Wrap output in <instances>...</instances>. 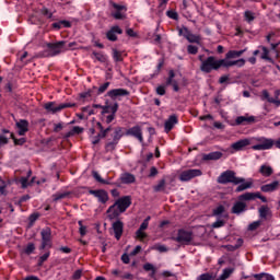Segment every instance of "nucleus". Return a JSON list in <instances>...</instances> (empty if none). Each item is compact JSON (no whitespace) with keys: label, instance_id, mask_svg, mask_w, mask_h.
I'll list each match as a JSON object with an SVG mask.
<instances>
[{"label":"nucleus","instance_id":"6e6552de","mask_svg":"<svg viewBox=\"0 0 280 280\" xmlns=\"http://www.w3.org/2000/svg\"><path fill=\"white\" fill-rule=\"evenodd\" d=\"M175 242L178 244H191V240H194V234L189 231L179 230L176 237H173Z\"/></svg>","mask_w":280,"mask_h":280},{"label":"nucleus","instance_id":"052dcab7","mask_svg":"<svg viewBox=\"0 0 280 280\" xmlns=\"http://www.w3.org/2000/svg\"><path fill=\"white\" fill-rule=\"evenodd\" d=\"M47 259H49V252L39 257V266H43V262L47 261Z\"/></svg>","mask_w":280,"mask_h":280},{"label":"nucleus","instance_id":"423d86ee","mask_svg":"<svg viewBox=\"0 0 280 280\" xmlns=\"http://www.w3.org/2000/svg\"><path fill=\"white\" fill-rule=\"evenodd\" d=\"M197 176H202V171L198 168H190V170L182 171L179 173V180L182 183H187L192 178H197Z\"/></svg>","mask_w":280,"mask_h":280},{"label":"nucleus","instance_id":"680f3d73","mask_svg":"<svg viewBox=\"0 0 280 280\" xmlns=\"http://www.w3.org/2000/svg\"><path fill=\"white\" fill-rule=\"evenodd\" d=\"M108 132H110V127L106 129H101L98 135H101V139H104L106 135H108Z\"/></svg>","mask_w":280,"mask_h":280},{"label":"nucleus","instance_id":"774afa93","mask_svg":"<svg viewBox=\"0 0 280 280\" xmlns=\"http://www.w3.org/2000/svg\"><path fill=\"white\" fill-rule=\"evenodd\" d=\"M37 220H38V214H37V213L31 214V217H30L31 226H32V224H34V222H36Z\"/></svg>","mask_w":280,"mask_h":280},{"label":"nucleus","instance_id":"4be33fe9","mask_svg":"<svg viewBox=\"0 0 280 280\" xmlns=\"http://www.w3.org/2000/svg\"><path fill=\"white\" fill-rule=\"evenodd\" d=\"M261 191H264L265 194H268L270 191H277V189H279V182L278 180H275L270 184H266V185H262L260 187Z\"/></svg>","mask_w":280,"mask_h":280},{"label":"nucleus","instance_id":"9d476101","mask_svg":"<svg viewBox=\"0 0 280 280\" xmlns=\"http://www.w3.org/2000/svg\"><path fill=\"white\" fill-rule=\"evenodd\" d=\"M112 5L115 10V12L112 13V16L117 20H121L126 18V7L124 4H117L115 2H112Z\"/></svg>","mask_w":280,"mask_h":280},{"label":"nucleus","instance_id":"6ab92c4d","mask_svg":"<svg viewBox=\"0 0 280 280\" xmlns=\"http://www.w3.org/2000/svg\"><path fill=\"white\" fill-rule=\"evenodd\" d=\"M108 97H112V100H117V97H124L128 95V91L125 89H115L107 93Z\"/></svg>","mask_w":280,"mask_h":280},{"label":"nucleus","instance_id":"473e14b6","mask_svg":"<svg viewBox=\"0 0 280 280\" xmlns=\"http://www.w3.org/2000/svg\"><path fill=\"white\" fill-rule=\"evenodd\" d=\"M259 172L262 176H270L272 174V167L269 165H261Z\"/></svg>","mask_w":280,"mask_h":280},{"label":"nucleus","instance_id":"39448f33","mask_svg":"<svg viewBox=\"0 0 280 280\" xmlns=\"http://www.w3.org/2000/svg\"><path fill=\"white\" fill-rule=\"evenodd\" d=\"M67 49L66 42L62 40L55 44H47L48 56H58L67 51Z\"/></svg>","mask_w":280,"mask_h":280},{"label":"nucleus","instance_id":"f257e3e1","mask_svg":"<svg viewBox=\"0 0 280 280\" xmlns=\"http://www.w3.org/2000/svg\"><path fill=\"white\" fill-rule=\"evenodd\" d=\"M199 60H201L200 69L203 73H211V71L220 69V65L222 62L213 56L208 57L206 60L202 59V56H199Z\"/></svg>","mask_w":280,"mask_h":280},{"label":"nucleus","instance_id":"b1692460","mask_svg":"<svg viewBox=\"0 0 280 280\" xmlns=\"http://www.w3.org/2000/svg\"><path fill=\"white\" fill-rule=\"evenodd\" d=\"M244 211H246V202H243L242 200L236 201L232 208V212L240 214L244 213Z\"/></svg>","mask_w":280,"mask_h":280},{"label":"nucleus","instance_id":"a18cd8bd","mask_svg":"<svg viewBox=\"0 0 280 280\" xmlns=\"http://www.w3.org/2000/svg\"><path fill=\"white\" fill-rule=\"evenodd\" d=\"M155 191H163L165 189V179H161L158 185L154 186Z\"/></svg>","mask_w":280,"mask_h":280},{"label":"nucleus","instance_id":"5fc2aeb1","mask_svg":"<svg viewBox=\"0 0 280 280\" xmlns=\"http://www.w3.org/2000/svg\"><path fill=\"white\" fill-rule=\"evenodd\" d=\"M277 47H279V44H271V54H273L275 58H279V51H277Z\"/></svg>","mask_w":280,"mask_h":280},{"label":"nucleus","instance_id":"864d4df0","mask_svg":"<svg viewBox=\"0 0 280 280\" xmlns=\"http://www.w3.org/2000/svg\"><path fill=\"white\" fill-rule=\"evenodd\" d=\"M187 51H188V54H191L195 56V54H198V47L194 46V45H188Z\"/></svg>","mask_w":280,"mask_h":280},{"label":"nucleus","instance_id":"7c9ffc66","mask_svg":"<svg viewBox=\"0 0 280 280\" xmlns=\"http://www.w3.org/2000/svg\"><path fill=\"white\" fill-rule=\"evenodd\" d=\"M241 183L242 184L237 186L236 191H244L245 189H250V187H253V179Z\"/></svg>","mask_w":280,"mask_h":280},{"label":"nucleus","instance_id":"2eb2a0df","mask_svg":"<svg viewBox=\"0 0 280 280\" xmlns=\"http://www.w3.org/2000/svg\"><path fill=\"white\" fill-rule=\"evenodd\" d=\"M178 124V117L176 115H172L164 124L165 132H170L175 126Z\"/></svg>","mask_w":280,"mask_h":280},{"label":"nucleus","instance_id":"f3484780","mask_svg":"<svg viewBox=\"0 0 280 280\" xmlns=\"http://www.w3.org/2000/svg\"><path fill=\"white\" fill-rule=\"evenodd\" d=\"M235 124L236 126H242V125H246V124H255V116H238L235 119Z\"/></svg>","mask_w":280,"mask_h":280},{"label":"nucleus","instance_id":"58836bf2","mask_svg":"<svg viewBox=\"0 0 280 280\" xmlns=\"http://www.w3.org/2000/svg\"><path fill=\"white\" fill-rule=\"evenodd\" d=\"M92 176L95 178V180H97V183H101L102 185H108V182L102 178V176H100V173H97L96 171L92 172Z\"/></svg>","mask_w":280,"mask_h":280},{"label":"nucleus","instance_id":"c9c22d12","mask_svg":"<svg viewBox=\"0 0 280 280\" xmlns=\"http://www.w3.org/2000/svg\"><path fill=\"white\" fill-rule=\"evenodd\" d=\"M244 19L247 23H253V21H255V13L247 10L244 12Z\"/></svg>","mask_w":280,"mask_h":280},{"label":"nucleus","instance_id":"aec40b11","mask_svg":"<svg viewBox=\"0 0 280 280\" xmlns=\"http://www.w3.org/2000/svg\"><path fill=\"white\" fill-rule=\"evenodd\" d=\"M16 128H18L19 135L23 137V135H25V132L30 130V122H27V120H20L16 122Z\"/></svg>","mask_w":280,"mask_h":280},{"label":"nucleus","instance_id":"f8f14e48","mask_svg":"<svg viewBox=\"0 0 280 280\" xmlns=\"http://www.w3.org/2000/svg\"><path fill=\"white\" fill-rule=\"evenodd\" d=\"M247 145H250V139H242L234 143H232L231 148L235 152L242 151L243 148H246Z\"/></svg>","mask_w":280,"mask_h":280},{"label":"nucleus","instance_id":"603ef678","mask_svg":"<svg viewBox=\"0 0 280 280\" xmlns=\"http://www.w3.org/2000/svg\"><path fill=\"white\" fill-rule=\"evenodd\" d=\"M261 277H265V280H275V276L269 273L256 275V279H261Z\"/></svg>","mask_w":280,"mask_h":280},{"label":"nucleus","instance_id":"e2e57ef3","mask_svg":"<svg viewBox=\"0 0 280 280\" xmlns=\"http://www.w3.org/2000/svg\"><path fill=\"white\" fill-rule=\"evenodd\" d=\"M108 86H110V82H106L103 85H101L98 88V93H104V91H106L108 89Z\"/></svg>","mask_w":280,"mask_h":280},{"label":"nucleus","instance_id":"69168bd1","mask_svg":"<svg viewBox=\"0 0 280 280\" xmlns=\"http://www.w3.org/2000/svg\"><path fill=\"white\" fill-rule=\"evenodd\" d=\"M212 226H213V229H220V228L224 226V221H222V220L215 221L212 224Z\"/></svg>","mask_w":280,"mask_h":280},{"label":"nucleus","instance_id":"f03ea898","mask_svg":"<svg viewBox=\"0 0 280 280\" xmlns=\"http://www.w3.org/2000/svg\"><path fill=\"white\" fill-rule=\"evenodd\" d=\"M102 108V121L105 124H110L115 119V113H117V109L119 108V105L115 103L114 105H108V103L105 106H101Z\"/></svg>","mask_w":280,"mask_h":280},{"label":"nucleus","instance_id":"4468645a","mask_svg":"<svg viewBox=\"0 0 280 280\" xmlns=\"http://www.w3.org/2000/svg\"><path fill=\"white\" fill-rule=\"evenodd\" d=\"M115 205L117 206V209H120V211L124 213V211L130 207V197H122L118 199Z\"/></svg>","mask_w":280,"mask_h":280},{"label":"nucleus","instance_id":"c756f323","mask_svg":"<svg viewBox=\"0 0 280 280\" xmlns=\"http://www.w3.org/2000/svg\"><path fill=\"white\" fill-rule=\"evenodd\" d=\"M244 51H246V50H230L225 55V58L231 59V60H233L235 58H240L244 54Z\"/></svg>","mask_w":280,"mask_h":280},{"label":"nucleus","instance_id":"0eeeda50","mask_svg":"<svg viewBox=\"0 0 280 280\" xmlns=\"http://www.w3.org/2000/svg\"><path fill=\"white\" fill-rule=\"evenodd\" d=\"M72 106H75V104L61 103L57 105L56 103H46L45 109L47 110V113H51V115H55V113H60V110H63V108H72Z\"/></svg>","mask_w":280,"mask_h":280},{"label":"nucleus","instance_id":"bf43d9fd","mask_svg":"<svg viewBox=\"0 0 280 280\" xmlns=\"http://www.w3.org/2000/svg\"><path fill=\"white\" fill-rule=\"evenodd\" d=\"M260 224V221L253 222L252 224H249L248 229L249 231H255V229H259Z\"/></svg>","mask_w":280,"mask_h":280},{"label":"nucleus","instance_id":"09e8293b","mask_svg":"<svg viewBox=\"0 0 280 280\" xmlns=\"http://www.w3.org/2000/svg\"><path fill=\"white\" fill-rule=\"evenodd\" d=\"M189 33H190V31L187 27H182L178 30L179 36H184V38H187Z\"/></svg>","mask_w":280,"mask_h":280},{"label":"nucleus","instance_id":"2f4dec72","mask_svg":"<svg viewBox=\"0 0 280 280\" xmlns=\"http://www.w3.org/2000/svg\"><path fill=\"white\" fill-rule=\"evenodd\" d=\"M262 100H267L270 104H277V106L280 105V101L270 97V94L266 90L262 91Z\"/></svg>","mask_w":280,"mask_h":280},{"label":"nucleus","instance_id":"4c0bfd02","mask_svg":"<svg viewBox=\"0 0 280 280\" xmlns=\"http://www.w3.org/2000/svg\"><path fill=\"white\" fill-rule=\"evenodd\" d=\"M186 39L188 43H200V36L188 33V36H186Z\"/></svg>","mask_w":280,"mask_h":280},{"label":"nucleus","instance_id":"dca6fc26","mask_svg":"<svg viewBox=\"0 0 280 280\" xmlns=\"http://www.w3.org/2000/svg\"><path fill=\"white\" fill-rule=\"evenodd\" d=\"M127 135H130L131 137H136V139L139 140L140 143H143V135L141 133V127L135 126L130 128L127 131Z\"/></svg>","mask_w":280,"mask_h":280},{"label":"nucleus","instance_id":"37998d69","mask_svg":"<svg viewBox=\"0 0 280 280\" xmlns=\"http://www.w3.org/2000/svg\"><path fill=\"white\" fill-rule=\"evenodd\" d=\"M20 183H21V185H22V188L25 189V188L30 187V185H31L32 183H34V178H32V180H31V183H30V182L27 180V177H22V178L20 179Z\"/></svg>","mask_w":280,"mask_h":280},{"label":"nucleus","instance_id":"3c124183","mask_svg":"<svg viewBox=\"0 0 280 280\" xmlns=\"http://www.w3.org/2000/svg\"><path fill=\"white\" fill-rule=\"evenodd\" d=\"M213 279V275L210 273H203L197 277L196 280H211Z\"/></svg>","mask_w":280,"mask_h":280},{"label":"nucleus","instance_id":"8fccbe9b","mask_svg":"<svg viewBox=\"0 0 280 280\" xmlns=\"http://www.w3.org/2000/svg\"><path fill=\"white\" fill-rule=\"evenodd\" d=\"M113 58L116 62L121 61V52H119L117 49L113 50Z\"/></svg>","mask_w":280,"mask_h":280},{"label":"nucleus","instance_id":"de8ad7c7","mask_svg":"<svg viewBox=\"0 0 280 280\" xmlns=\"http://www.w3.org/2000/svg\"><path fill=\"white\" fill-rule=\"evenodd\" d=\"M136 237L140 241L145 240V237H148V234H145V232H143V230H138L136 232Z\"/></svg>","mask_w":280,"mask_h":280},{"label":"nucleus","instance_id":"6e6d98bb","mask_svg":"<svg viewBox=\"0 0 280 280\" xmlns=\"http://www.w3.org/2000/svg\"><path fill=\"white\" fill-rule=\"evenodd\" d=\"M143 269L147 270V271L152 270L153 275H154V272H156V269H154V265H152V264H150V262H147V264L143 266Z\"/></svg>","mask_w":280,"mask_h":280},{"label":"nucleus","instance_id":"a19ab883","mask_svg":"<svg viewBox=\"0 0 280 280\" xmlns=\"http://www.w3.org/2000/svg\"><path fill=\"white\" fill-rule=\"evenodd\" d=\"M260 49L262 51L261 59L270 60V50H268V48H266V46H260Z\"/></svg>","mask_w":280,"mask_h":280},{"label":"nucleus","instance_id":"c03bdc74","mask_svg":"<svg viewBox=\"0 0 280 280\" xmlns=\"http://www.w3.org/2000/svg\"><path fill=\"white\" fill-rule=\"evenodd\" d=\"M121 139V128H116L114 131V141L117 143Z\"/></svg>","mask_w":280,"mask_h":280},{"label":"nucleus","instance_id":"ea45409f","mask_svg":"<svg viewBox=\"0 0 280 280\" xmlns=\"http://www.w3.org/2000/svg\"><path fill=\"white\" fill-rule=\"evenodd\" d=\"M10 185V182H3L0 180V196H5V194H8V191L5 190V188Z\"/></svg>","mask_w":280,"mask_h":280},{"label":"nucleus","instance_id":"a211bd4d","mask_svg":"<svg viewBox=\"0 0 280 280\" xmlns=\"http://www.w3.org/2000/svg\"><path fill=\"white\" fill-rule=\"evenodd\" d=\"M113 231L115 233L116 240H121L124 233V223L121 221H116L113 223Z\"/></svg>","mask_w":280,"mask_h":280},{"label":"nucleus","instance_id":"412c9836","mask_svg":"<svg viewBox=\"0 0 280 280\" xmlns=\"http://www.w3.org/2000/svg\"><path fill=\"white\" fill-rule=\"evenodd\" d=\"M121 211L119 208H117V206L114 203L112 207L108 208L107 210V215L109 218V220H115V218H119V215H121Z\"/></svg>","mask_w":280,"mask_h":280},{"label":"nucleus","instance_id":"f704fd0d","mask_svg":"<svg viewBox=\"0 0 280 280\" xmlns=\"http://www.w3.org/2000/svg\"><path fill=\"white\" fill-rule=\"evenodd\" d=\"M231 275H233V268H226L223 270L222 275L218 280H226L229 279V277H231Z\"/></svg>","mask_w":280,"mask_h":280},{"label":"nucleus","instance_id":"e433bc0d","mask_svg":"<svg viewBox=\"0 0 280 280\" xmlns=\"http://www.w3.org/2000/svg\"><path fill=\"white\" fill-rule=\"evenodd\" d=\"M82 132H84V128L75 126L68 132L67 137H73V135H80Z\"/></svg>","mask_w":280,"mask_h":280},{"label":"nucleus","instance_id":"4d7b16f0","mask_svg":"<svg viewBox=\"0 0 280 280\" xmlns=\"http://www.w3.org/2000/svg\"><path fill=\"white\" fill-rule=\"evenodd\" d=\"M11 137L13 138L15 145H23V143H25V138L16 139L12 133H11Z\"/></svg>","mask_w":280,"mask_h":280},{"label":"nucleus","instance_id":"9b49d317","mask_svg":"<svg viewBox=\"0 0 280 280\" xmlns=\"http://www.w3.org/2000/svg\"><path fill=\"white\" fill-rule=\"evenodd\" d=\"M220 67H244L246 65L245 59H238V60H231L225 57V59H220Z\"/></svg>","mask_w":280,"mask_h":280},{"label":"nucleus","instance_id":"393cba45","mask_svg":"<svg viewBox=\"0 0 280 280\" xmlns=\"http://www.w3.org/2000/svg\"><path fill=\"white\" fill-rule=\"evenodd\" d=\"M257 196L259 197V192H245L238 196V200H241V202H250V200H255Z\"/></svg>","mask_w":280,"mask_h":280},{"label":"nucleus","instance_id":"49530a36","mask_svg":"<svg viewBox=\"0 0 280 280\" xmlns=\"http://www.w3.org/2000/svg\"><path fill=\"white\" fill-rule=\"evenodd\" d=\"M34 250H36V246L34 245V243H30L25 248L26 255H32Z\"/></svg>","mask_w":280,"mask_h":280},{"label":"nucleus","instance_id":"cd10ccee","mask_svg":"<svg viewBox=\"0 0 280 280\" xmlns=\"http://www.w3.org/2000/svg\"><path fill=\"white\" fill-rule=\"evenodd\" d=\"M220 159H222V152L220 151L211 152L209 154L203 155L205 161H218Z\"/></svg>","mask_w":280,"mask_h":280},{"label":"nucleus","instance_id":"338daca9","mask_svg":"<svg viewBox=\"0 0 280 280\" xmlns=\"http://www.w3.org/2000/svg\"><path fill=\"white\" fill-rule=\"evenodd\" d=\"M80 277H82V270L78 269L77 271H74L72 279L78 280L80 279Z\"/></svg>","mask_w":280,"mask_h":280},{"label":"nucleus","instance_id":"13d9d810","mask_svg":"<svg viewBox=\"0 0 280 280\" xmlns=\"http://www.w3.org/2000/svg\"><path fill=\"white\" fill-rule=\"evenodd\" d=\"M214 215H222L224 213V206H219L217 209L213 210Z\"/></svg>","mask_w":280,"mask_h":280},{"label":"nucleus","instance_id":"20e7f679","mask_svg":"<svg viewBox=\"0 0 280 280\" xmlns=\"http://www.w3.org/2000/svg\"><path fill=\"white\" fill-rule=\"evenodd\" d=\"M255 141H257L258 144L253 145L252 150H257V151L271 150L272 145H275V140L266 137L255 138Z\"/></svg>","mask_w":280,"mask_h":280},{"label":"nucleus","instance_id":"7ed1b4c3","mask_svg":"<svg viewBox=\"0 0 280 280\" xmlns=\"http://www.w3.org/2000/svg\"><path fill=\"white\" fill-rule=\"evenodd\" d=\"M218 183H221V185H226V183H233L234 185H240V183H244V178L236 177L235 172L233 171H225L218 177Z\"/></svg>","mask_w":280,"mask_h":280},{"label":"nucleus","instance_id":"c85d7f7f","mask_svg":"<svg viewBox=\"0 0 280 280\" xmlns=\"http://www.w3.org/2000/svg\"><path fill=\"white\" fill-rule=\"evenodd\" d=\"M69 196H71L70 191L57 192L52 195V200L54 202H58V200H65V198H69Z\"/></svg>","mask_w":280,"mask_h":280},{"label":"nucleus","instance_id":"72a5a7b5","mask_svg":"<svg viewBox=\"0 0 280 280\" xmlns=\"http://www.w3.org/2000/svg\"><path fill=\"white\" fill-rule=\"evenodd\" d=\"M258 211L260 218H268V215H270V208L267 206H261Z\"/></svg>","mask_w":280,"mask_h":280},{"label":"nucleus","instance_id":"bb28decb","mask_svg":"<svg viewBox=\"0 0 280 280\" xmlns=\"http://www.w3.org/2000/svg\"><path fill=\"white\" fill-rule=\"evenodd\" d=\"M135 175L130 173H122L120 175V182L124 183V185H130L131 183H135Z\"/></svg>","mask_w":280,"mask_h":280},{"label":"nucleus","instance_id":"0e129e2a","mask_svg":"<svg viewBox=\"0 0 280 280\" xmlns=\"http://www.w3.org/2000/svg\"><path fill=\"white\" fill-rule=\"evenodd\" d=\"M158 95H165V85H160L156 88Z\"/></svg>","mask_w":280,"mask_h":280},{"label":"nucleus","instance_id":"ddd939ff","mask_svg":"<svg viewBox=\"0 0 280 280\" xmlns=\"http://www.w3.org/2000/svg\"><path fill=\"white\" fill-rule=\"evenodd\" d=\"M90 194L97 198L98 202H108V194L104 190H90Z\"/></svg>","mask_w":280,"mask_h":280},{"label":"nucleus","instance_id":"79ce46f5","mask_svg":"<svg viewBox=\"0 0 280 280\" xmlns=\"http://www.w3.org/2000/svg\"><path fill=\"white\" fill-rule=\"evenodd\" d=\"M93 56L95 58V60H98V62H106V55L102 54V52H93Z\"/></svg>","mask_w":280,"mask_h":280},{"label":"nucleus","instance_id":"a878e982","mask_svg":"<svg viewBox=\"0 0 280 280\" xmlns=\"http://www.w3.org/2000/svg\"><path fill=\"white\" fill-rule=\"evenodd\" d=\"M175 74L173 70L168 72V79L166 80V86H173L174 91L178 92V82L174 80Z\"/></svg>","mask_w":280,"mask_h":280},{"label":"nucleus","instance_id":"5701e85b","mask_svg":"<svg viewBox=\"0 0 280 280\" xmlns=\"http://www.w3.org/2000/svg\"><path fill=\"white\" fill-rule=\"evenodd\" d=\"M122 31L120 30L119 26H113L106 34L108 40H117V34H121Z\"/></svg>","mask_w":280,"mask_h":280},{"label":"nucleus","instance_id":"1a4fd4ad","mask_svg":"<svg viewBox=\"0 0 280 280\" xmlns=\"http://www.w3.org/2000/svg\"><path fill=\"white\" fill-rule=\"evenodd\" d=\"M42 235V245L40 250H45V248H51V229L45 228L40 232Z\"/></svg>","mask_w":280,"mask_h":280}]
</instances>
